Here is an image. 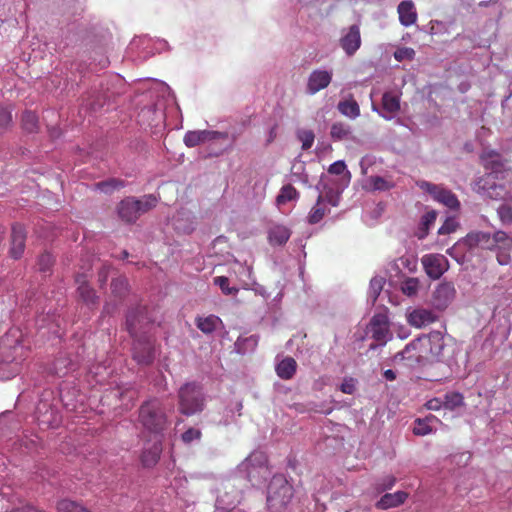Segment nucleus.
Masks as SVG:
<instances>
[{"instance_id":"obj_54","label":"nucleus","mask_w":512,"mask_h":512,"mask_svg":"<svg viewBox=\"0 0 512 512\" xmlns=\"http://www.w3.org/2000/svg\"><path fill=\"white\" fill-rule=\"evenodd\" d=\"M383 278H373L370 281V287L373 292L374 298L376 299L383 288Z\"/></svg>"},{"instance_id":"obj_24","label":"nucleus","mask_w":512,"mask_h":512,"mask_svg":"<svg viewBox=\"0 0 512 512\" xmlns=\"http://www.w3.org/2000/svg\"><path fill=\"white\" fill-rule=\"evenodd\" d=\"M480 159L484 167L492 170L493 173L499 171L504 166L501 155L494 150H484Z\"/></svg>"},{"instance_id":"obj_43","label":"nucleus","mask_w":512,"mask_h":512,"mask_svg":"<svg viewBox=\"0 0 512 512\" xmlns=\"http://www.w3.org/2000/svg\"><path fill=\"white\" fill-rule=\"evenodd\" d=\"M437 218V213L435 211H429L425 213L422 217L421 225H422V233L418 235L419 239H423L428 232V229L431 225L434 224Z\"/></svg>"},{"instance_id":"obj_41","label":"nucleus","mask_w":512,"mask_h":512,"mask_svg":"<svg viewBox=\"0 0 512 512\" xmlns=\"http://www.w3.org/2000/svg\"><path fill=\"white\" fill-rule=\"evenodd\" d=\"M96 188L104 193H111L112 191L123 187V182L117 179H109L95 184Z\"/></svg>"},{"instance_id":"obj_33","label":"nucleus","mask_w":512,"mask_h":512,"mask_svg":"<svg viewBox=\"0 0 512 512\" xmlns=\"http://www.w3.org/2000/svg\"><path fill=\"white\" fill-rule=\"evenodd\" d=\"M512 240L508 236V234L504 231H496L493 236L490 235V242L489 245L490 248H487L488 250H493L497 246H500L504 249H507L511 246Z\"/></svg>"},{"instance_id":"obj_13","label":"nucleus","mask_w":512,"mask_h":512,"mask_svg":"<svg viewBox=\"0 0 512 512\" xmlns=\"http://www.w3.org/2000/svg\"><path fill=\"white\" fill-rule=\"evenodd\" d=\"M26 232L21 225H13L10 238L9 255L11 258L20 259L25 250Z\"/></svg>"},{"instance_id":"obj_4","label":"nucleus","mask_w":512,"mask_h":512,"mask_svg":"<svg viewBox=\"0 0 512 512\" xmlns=\"http://www.w3.org/2000/svg\"><path fill=\"white\" fill-rule=\"evenodd\" d=\"M293 487L282 475H275L268 485L267 505L274 512L281 511L290 502Z\"/></svg>"},{"instance_id":"obj_37","label":"nucleus","mask_w":512,"mask_h":512,"mask_svg":"<svg viewBox=\"0 0 512 512\" xmlns=\"http://www.w3.org/2000/svg\"><path fill=\"white\" fill-rule=\"evenodd\" d=\"M112 294L119 299L124 298L128 293V281L125 277H118L111 282Z\"/></svg>"},{"instance_id":"obj_60","label":"nucleus","mask_w":512,"mask_h":512,"mask_svg":"<svg viewBox=\"0 0 512 512\" xmlns=\"http://www.w3.org/2000/svg\"><path fill=\"white\" fill-rule=\"evenodd\" d=\"M383 375L388 381H393L396 379V373L391 369L385 370Z\"/></svg>"},{"instance_id":"obj_7","label":"nucleus","mask_w":512,"mask_h":512,"mask_svg":"<svg viewBox=\"0 0 512 512\" xmlns=\"http://www.w3.org/2000/svg\"><path fill=\"white\" fill-rule=\"evenodd\" d=\"M418 186L424 191L428 192L436 201L442 203L446 207L453 210L459 209L460 202L452 191L444 188L441 185L432 184L427 181L419 182Z\"/></svg>"},{"instance_id":"obj_36","label":"nucleus","mask_w":512,"mask_h":512,"mask_svg":"<svg viewBox=\"0 0 512 512\" xmlns=\"http://www.w3.org/2000/svg\"><path fill=\"white\" fill-rule=\"evenodd\" d=\"M58 512H92L81 504L69 499H62L57 503Z\"/></svg>"},{"instance_id":"obj_9","label":"nucleus","mask_w":512,"mask_h":512,"mask_svg":"<svg viewBox=\"0 0 512 512\" xmlns=\"http://www.w3.org/2000/svg\"><path fill=\"white\" fill-rule=\"evenodd\" d=\"M421 263L427 276L433 280L439 279L449 269V262L442 254H426Z\"/></svg>"},{"instance_id":"obj_51","label":"nucleus","mask_w":512,"mask_h":512,"mask_svg":"<svg viewBox=\"0 0 512 512\" xmlns=\"http://www.w3.org/2000/svg\"><path fill=\"white\" fill-rule=\"evenodd\" d=\"M458 227V222L455 218L449 217L445 220L443 225L439 228L438 234L446 235L455 232Z\"/></svg>"},{"instance_id":"obj_55","label":"nucleus","mask_w":512,"mask_h":512,"mask_svg":"<svg viewBox=\"0 0 512 512\" xmlns=\"http://www.w3.org/2000/svg\"><path fill=\"white\" fill-rule=\"evenodd\" d=\"M200 436L201 432L199 430L190 428L182 434V440L186 443H189L194 439H199Z\"/></svg>"},{"instance_id":"obj_21","label":"nucleus","mask_w":512,"mask_h":512,"mask_svg":"<svg viewBox=\"0 0 512 512\" xmlns=\"http://www.w3.org/2000/svg\"><path fill=\"white\" fill-rule=\"evenodd\" d=\"M219 133L216 131H188L184 136V143L188 147H195L208 140L215 139Z\"/></svg>"},{"instance_id":"obj_58","label":"nucleus","mask_w":512,"mask_h":512,"mask_svg":"<svg viewBox=\"0 0 512 512\" xmlns=\"http://www.w3.org/2000/svg\"><path fill=\"white\" fill-rule=\"evenodd\" d=\"M109 270L106 266H103L98 272V281L101 285L105 284L108 279Z\"/></svg>"},{"instance_id":"obj_56","label":"nucleus","mask_w":512,"mask_h":512,"mask_svg":"<svg viewBox=\"0 0 512 512\" xmlns=\"http://www.w3.org/2000/svg\"><path fill=\"white\" fill-rule=\"evenodd\" d=\"M443 405V402L438 398H433L425 404L426 408L428 410H439L441 406Z\"/></svg>"},{"instance_id":"obj_31","label":"nucleus","mask_w":512,"mask_h":512,"mask_svg":"<svg viewBox=\"0 0 512 512\" xmlns=\"http://www.w3.org/2000/svg\"><path fill=\"white\" fill-rule=\"evenodd\" d=\"M496 182V175L491 173H486L485 175L478 178L474 185V191L484 196L489 189H491L492 185Z\"/></svg>"},{"instance_id":"obj_50","label":"nucleus","mask_w":512,"mask_h":512,"mask_svg":"<svg viewBox=\"0 0 512 512\" xmlns=\"http://www.w3.org/2000/svg\"><path fill=\"white\" fill-rule=\"evenodd\" d=\"M506 193L505 187L497 182L492 185L491 189L483 197H487L493 200H498L504 197Z\"/></svg>"},{"instance_id":"obj_59","label":"nucleus","mask_w":512,"mask_h":512,"mask_svg":"<svg viewBox=\"0 0 512 512\" xmlns=\"http://www.w3.org/2000/svg\"><path fill=\"white\" fill-rule=\"evenodd\" d=\"M277 128H278V125L275 124L273 127H271L270 131H269V136H268V139H267V143H271L275 140L276 136H277Z\"/></svg>"},{"instance_id":"obj_42","label":"nucleus","mask_w":512,"mask_h":512,"mask_svg":"<svg viewBox=\"0 0 512 512\" xmlns=\"http://www.w3.org/2000/svg\"><path fill=\"white\" fill-rule=\"evenodd\" d=\"M214 284L219 286L222 293L225 295H235L238 292V288L230 287L229 279L226 276H218L213 279Z\"/></svg>"},{"instance_id":"obj_6","label":"nucleus","mask_w":512,"mask_h":512,"mask_svg":"<svg viewBox=\"0 0 512 512\" xmlns=\"http://www.w3.org/2000/svg\"><path fill=\"white\" fill-rule=\"evenodd\" d=\"M156 203L157 199L152 195L145 196L142 200L127 197L119 203L118 214L125 222H135L141 214L155 207Z\"/></svg>"},{"instance_id":"obj_12","label":"nucleus","mask_w":512,"mask_h":512,"mask_svg":"<svg viewBox=\"0 0 512 512\" xmlns=\"http://www.w3.org/2000/svg\"><path fill=\"white\" fill-rule=\"evenodd\" d=\"M372 110L391 120L400 110V97L394 92H385L382 96V111L375 104H372Z\"/></svg>"},{"instance_id":"obj_40","label":"nucleus","mask_w":512,"mask_h":512,"mask_svg":"<svg viewBox=\"0 0 512 512\" xmlns=\"http://www.w3.org/2000/svg\"><path fill=\"white\" fill-rule=\"evenodd\" d=\"M371 188L375 191H387L394 187V183L381 176H371L368 179Z\"/></svg>"},{"instance_id":"obj_49","label":"nucleus","mask_w":512,"mask_h":512,"mask_svg":"<svg viewBox=\"0 0 512 512\" xmlns=\"http://www.w3.org/2000/svg\"><path fill=\"white\" fill-rule=\"evenodd\" d=\"M454 245L447 250V254L454 258L458 263L463 264L466 261V255L471 249H468L466 245L459 247L455 252L453 251Z\"/></svg>"},{"instance_id":"obj_57","label":"nucleus","mask_w":512,"mask_h":512,"mask_svg":"<svg viewBox=\"0 0 512 512\" xmlns=\"http://www.w3.org/2000/svg\"><path fill=\"white\" fill-rule=\"evenodd\" d=\"M341 391L346 394H353L355 391V386L353 381H345L341 384Z\"/></svg>"},{"instance_id":"obj_61","label":"nucleus","mask_w":512,"mask_h":512,"mask_svg":"<svg viewBox=\"0 0 512 512\" xmlns=\"http://www.w3.org/2000/svg\"><path fill=\"white\" fill-rule=\"evenodd\" d=\"M497 260H498L499 264L505 265L508 263V255L507 254H499L497 256Z\"/></svg>"},{"instance_id":"obj_38","label":"nucleus","mask_w":512,"mask_h":512,"mask_svg":"<svg viewBox=\"0 0 512 512\" xmlns=\"http://www.w3.org/2000/svg\"><path fill=\"white\" fill-rule=\"evenodd\" d=\"M420 281L415 277L406 278L400 286L402 293L408 297L415 296L418 293Z\"/></svg>"},{"instance_id":"obj_52","label":"nucleus","mask_w":512,"mask_h":512,"mask_svg":"<svg viewBox=\"0 0 512 512\" xmlns=\"http://www.w3.org/2000/svg\"><path fill=\"white\" fill-rule=\"evenodd\" d=\"M415 56V51L412 48H400L394 53V57L398 61L412 60Z\"/></svg>"},{"instance_id":"obj_19","label":"nucleus","mask_w":512,"mask_h":512,"mask_svg":"<svg viewBox=\"0 0 512 512\" xmlns=\"http://www.w3.org/2000/svg\"><path fill=\"white\" fill-rule=\"evenodd\" d=\"M408 496V493L404 491L386 493L376 502L375 507L380 510L395 508L402 505Z\"/></svg>"},{"instance_id":"obj_35","label":"nucleus","mask_w":512,"mask_h":512,"mask_svg":"<svg viewBox=\"0 0 512 512\" xmlns=\"http://www.w3.org/2000/svg\"><path fill=\"white\" fill-rule=\"evenodd\" d=\"M298 196H299V193L296 190V188L294 186H292L291 184H287L281 188L280 193L278 194V196L276 198V202L278 205H283V204L287 203L288 201L297 199Z\"/></svg>"},{"instance_id":"obj_8","label":"nucleus","mask_w":512,"mask_h":512,"mask_svg":"<svg viewBox=\"0 0 512 512\" xmlns=\"http://www.w3.org/2000/svg\"><path fill=\"white\" fill-rule=\"evenodd\" d=\"M151 321L147 307L138 306L127 314V330L132 337H137L139 333H146L147 326L150 325Z\"/></svg>"},{"instance_id":"obj_46","label":"nucleus","mask_w":512,"mask_h":512,"mask_svg":"<svg viewBox=\"0 0 512 512\" xmlns=\"http://www.w3.org/2000/svg\"><path fill=\"white\" fill-rule=\"evenodd\" d=\"M497 214L500 218V221L504 225L512 224V206L509 204H501L497 209Z\"/></svg>"},{"instance_id":"obj_14","label":"nucleus","mask_w":512,"mask_h":512,"mask_svg":"<svg viewBox=\"0 0 512 512\" xmlns=\"http://www.w3.org/2000/svg\"><path fill=\"white\" fill-rule=\"evenodd\" d=\"M490 242V234L482 231L477 232H471L467 234L464 238L458 240L454 244L453 251L455 252L457 249L459 250V247L466 245L468 249H475L476 247H482L483 249L490 248L489 245Z\"/></svg>"},{"instance_id":"obj_62","label":"nucleus","mask_w":512,"mask_h":512,"mask_svg":"<svg viewBox=\"0 0 512 512\" xmlns=\"http://www.w3.org/2000/svg\"><path fill=\"white\" fill-rule=\"evenodd\" d=\"M324 200H327L332 206H337L338 205V201H337V198L332 196V195H326L324 197Z\"/></svg>"},{"instance_id":"obj_23","label":"nucleus","mask_w":512,"mask_h":512,"mask_svg":"<svg viewBox=\"0 0 512 512\" xmlns=\"http://www.w3.org/2000/svg\"><path fill=\"white\" fill-rule=\"evenodd\" d=\"M455 294L456 290L454 285L450 282H443L437 286L434 292V297L439 305L447 306L448 303L454 299Z\"/></svg>"},{"instance_id":"obj_63","label":"nucleus","mask_w":512,"mask_h":512,"mask_svg":"<svg viewBox=\"0 0 512 512\" xmlns=\"http://www.w3.org/2000/svg\"><path fill=\"white\" fill-rule=\"evenodd\" d=\"M444 26V23L443 22H440V21H435L434 24L432 25V30H436V29H440Z\"/></svg>"},{"instance_id":"obj_5","label":"nucleus","mask_w":512,"mask_h":512,"mask_svg":"<svg viewBox=\"0 0 512 512\" xmlns=\"http://www.w3.org/2000/svg\"><path fill=\"white\" fill-rule=\"evenodd\" d=\"M23 356V332L18 327H12L0 338V359L8 363Z\"/></svg>"},{"instance_id":"obj_22","label":"nucleus","mask_w":512,"mask_h":512,"mask_svg":"<svg viewBox=\"0 0 512 512\" xmlns=\"http://www.w3.org/2000/svg\"><path fill=\"white\" fill-rule=\"evenodd\" d=\"M162 452V444L160 441L154 442L151 447L144 449L141 455V463L144 467H154L159 459Z\"/></svg>"},{"instance_id":"obj_29","label":"nucleus","mask_w":512,"mask_h":512,"mask_svg":"<svg viewBox=\"0 0 512 512\" xmlns=\"http://www.w3.org/2000/svg\"><path fill=\"white\" fill-rule=\"evenodd\" d=\"M338 111L351 119H355L360 115V107L356 100L352 97L346 100H342L337 105Z\"/></svg>"},{"instance_id":"obj_26","label":"nucleus","mask_w":512,"mask_h":512,"mask_svg":"<svg viewBox=\"0 0 512 512\" xmlns=\"http://www.w3.org/2000/svg\"><path fill=\"white\" fill-rule=\"evenodd\" d=\"M296 369L297 363L295 359L292 357H286L276 366V373L281 379L289 380L295 375Z\"/></svg>"},{"instance_id":"obj_28","label":"nucleus","mask_w":512,"mask_h":512,"mask_svg":"<svg viewBox=\"0 0 512 512\" xmlns=\"http://www.w3.org/2000/svg\"><path fill=\"white\" fill-rule=\"evenodd\" d=\"M327 213L326 206L324 205V196L319 195L316 204L311 208L307 216L309 224L314 225L319 223Z\"/></svg>"},{"instance_id":"obj_39","label":"nucleus","mask_w":512,"mask_h":512,"mask_svg":"<svg viewBox=\"0 0 512 512\" xmlns=\"http://www.w3.org/2000/svg\"><path fill=\"white\" fill-rule=\"evenodd\" d=\"M464 404V397L459 392L447 393L444 397L443 406L446 409L453 410Z\"/></svg>"},{"instance_id":"obj_27","label":"nucleus","mask_w":512,"mask_h":512,"mask_svg":"<svg viewBox=\"0 0 512 512\" xmlns=\"http://www.w3.org/2000/svg\"><path fill=\"white\" fill-rule=\"evenodd\" d=\"M195 324L204 334H211L222 324V320L216 315H209L206 317H197Z\"/></svg>"},{"instance_id":"obj_11","label":"nucleus","mask_w":512,"mask_h":512,"mask_svg":"<svg viewBox=\"0 0 512 512\" xmlns=\"http://www.w3.org/2000/svg\"><path fill=\"white\" fill-rule=\"evenodd\" d=\"M341 48L348 56H352L361 46L360 27L351 25L339 40Z\"/></svg>"},{"instance_id":"obj_64","label":"nucleus","mask_w":512,"mask_h":512,"mask_svg":"<svg viewBox=\"0 0 512 512\" xmlns=\"http://www.w3.org/2000/svg\"><path fill=\"white\" fill-rule=\"evenodd\" d=\"M50 135L51 137H57L59 135V132L56 128H53L51 131H50Z\"/></svg>"},{"instance_id":"obj_25","label":"nucleus","mask_w":512,"mask_h":512,"mask_svg":"<svg viewBox=\"0 0 512 512\" xmlns=\"http://www.w3.org/2000/svg\"><path fill=\"white\" fill-rule=\"evenodd\" d=\"M290 236V229L284 225H274L268 231V239L272 245H284Z\"/></svg>"},{"instance_id":"obj_3","label":"nucleus","mask_w":512,"mask_h":512,"mask_svg":"<svg viewBox=\"0 0 512 512\" xmlns=\"http://www.w3.org/2000/svg\"><path fill=\"white\" fill-rule=\"evenodd\" d=\"M205 401L202 386L197 382H187L178 390V410L185 416L202 412Z\"/></svg>"},{"instance_id":"obj_1","label":"nucleus","mask_w":512,"mask_h":512,"mask_svg":"<svg viewBox=\"0 0 512 512\" xmlns=\"http://www.w3.org/2000/svg\"><path fill=\"white\" fill-rule=\"evenodd\" d=\"M452 354L453 347L446 341V336L440 331H431L411 341L396 357L407 360L411 366H424L434 362H447Z\"/></svg>"},{"instance_id":"obj_45","label":"nucleus","mask_w":512,"mask_h":512,"mask_svg":"<svg viewBox=\"0 0 512 512\" xmlns=\"http://www.w3.org/2000/svg\"><path fill=\"white\" fill-rule=\"evenodd\" d=\"M54 257L49 252L42 253L38 258V268L40 272L46 273L50 271L54 264Z\"/></svg>"},{"instance_id":"obj_16","label":"nucleus","mask_w":512,"mask_h":512,"mask_svg":"<svg viewBox=\"0 0 512 512\" xmlns=\"http://www.w3.org/2000/svg\"><path fill=\"white\" fill-rule=\"evenodd\" d=\"M372 338L380 343H385L389 334L387 317L383 314L374 315L370 321Z\"/></svg>"},{"instance_id":"obj_20","label":"nucleus","mask_w":512,"mask_h":512,"mask_svg":"<svg viewBox=\"0 0 512 512\" xmlns=\"http://www.w3.org/2000/svg\"><path fill=\"white\" fill-rule=\"evenodd\" d=\"M400 23L409 27L417 21V12L412 1H402L397 8Z\"/></svg>"},{"instance_id":"obj_17","label":"nucleus","mask_w":512,"mask_h":512,"mask_svg":"<svg viewBox=\"0 0 512 512\" xmlns=\"http://www.w3.org/2000/svg\"><path fill=\"white\" fill-rule=\"evenodd\" d=\"M78 284L77 292L81 300L88 306H95L98 304V296L95 290L87 283L85 274H78L75 279Z\"/></svg>"},{"instance_id":"obj_15","label":"nucleus","mask_w":512,"mask_h":512,"mask_svg":"<svg viewBox=\"0 0 512 512\" xmlns=\"http://www.w3.org/2000/svg\"><path fill=\"white\" fill-rule=\"evenodd\" d=\"M332 80V73L327 70H314L310 73L307 81V93L316 94L329 86Z\"/></svg>"},{"instance_id":"obj_48","label":"nucleus","mask_w":512,"mask_h":512,"mask_svg":"<svg viewBox=\"0 0 512 512\" xmlns=\"http://www.w3.org/2000/svg\"><path fill=\"white\" fill-rule=\"evenodd\" d=\"M395 483L396 478L393 475H387L376 483L375 489L377 492L382 493L386 490L392 489Z\"/></svg>"},{"instance_id":"obj_53","label":"nucleus","mask_w":512,"mask_h":512,"mask_svg":"<svg viewBox=\"0 0 512 512\" xmlns=\"http://www.w3.org/2000/svg\"><path fill=\"white\" fill-rule=\"evenodd\" d=\"M346 168L347 167H346L345 162L342 160H339V161L332 163L329 166L328 172L333 175H341L342 173H344L346 171Z\"/></svg>"},{"instance_id":"obj_30","label":"nucleus","mask_w":512,"mask_h":512,"mask_svg":"<svg viewBox=\"0 0 512 512\" xmlns=\"http://www.w3.org/2000/svg\"><path fill=\"white\" fill-rule=\"evenodd\" d=\"M22 128L28 133H36L39 130V119L35 112L25 111L21 118Z\"/></svg>"},{"instance_id":"obj_2","label":"nucleus","mask_w":512,"mask_h":512,"mask_svg":"<svg viewBox=\"0 0 512 512\" xmlns=\"http://www.w3.org/2000/svg\"><path fill=\"white\" fill-rule=\"evenodd\" d=\"M138 420L148 432L161 434L168 423L163 403L157 398L145 401L139 408Z\"/></svg>"},{"instance_id":"obj_34","label":"nucleus","mask_w":512,"mask_h":512,"mask_svg":"<svg viewBox=\"0 0 512 512\" xmlns=\"http://www.w3.org/2000/svg\"><path fill=\"white\" fill-rule=\"evenodd\" d=\"M432 420H438L435 416L430 415L424 419H416L415 426L413 428V433L418 436H425L432 433V427L430 426V422Z\"/></svg>"},{"instance_id":"obj_32","label":"nucleus","mask_w":512,"mask_h":512,"mask_svg":"<svg viewBox=\"0 0 512 512\" xmlns=\"http://www.w3.org/2000/svg\"><path fill=\"white\" fill-rule=\"evenodd\" d=\"M351 127L343 122H335L331 126L330 135L334 141H342L349 138Z\"/></svg>"},{"instance_id":"obj_44","label":"nucleus","mask_w":512,"mask_h":512,"mask_svg":"<svg viewBox=\"0 0 512 512\" xmlns=\"http://www.w3.org/2000/svg\"><path fill=\"white\" fill-rule=\"evenodd\" d=\"M297 137L302 143L303 150L310 149L312 147V145L314 143V139H315L314 132L312 130H306V129L298 131Z\"/></svg>"},{"instance_id":"obj_18","label":"nucleus","mask_w":512,"mask_h":512,"mask_svg":"<svg viewBox=\"0 0 512 512\" xmlns=\"http://www.w3.org/2000/svg\"><path fill=\"white\" fill-rule=\"evenodd\" d=\"M408 323L416 328H422L437 320L436 314L429 309L418 308L409 313Z\"/></svg>"},{"instance_id":"obj_10","label":"nucleus","mask_w":512,"mask_h":512,"mask_svg":"<svg viewBox=\"0 0 512 512\" xmlns=\"http://www.w3.org/2000/svg\"><path fill=\"white\" fill-rule=\"evenodd\" d=\"M154 357V345L149 338H139L134 342L133 358L138 364L150 365Z\"/></svg>"},{"instance_id":"obj_47","label":"nucleus","mask_w":512,"mask_h":512,"mask_svg":"<svg viewBox=\"0 0 512 512\" xmlns=\"http://www.w3.org/2000/svg\"><path fill=\"white\" fill-rule=\"evenodd\" d=\"M12 124V113L0 106V134H3Z\"/></svg>"}]
</instances>
